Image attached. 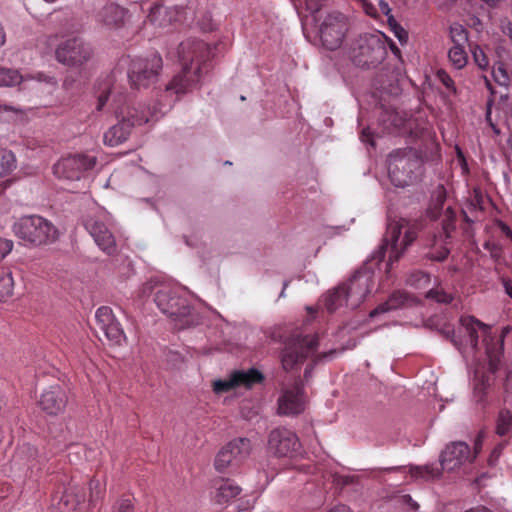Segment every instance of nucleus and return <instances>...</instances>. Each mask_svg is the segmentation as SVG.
Masks as SVG:
<instances>
[{
  "label": "nucleus",
  "mask_w": 512,
  "mask_h": 512,
  "mask_svg": "<svg viewBox=\"0 0 512 512\" xmlns=\"http://www.w3.org/2000/svg\"><path fill=\"white\" fill-rule=\"evenodd\" d=\"M95 319L98 329L113 344L119 345L125 338L124 331L110 307H99L96 311Z\"/></svg>",
  "instance_id": "nucleus-20"
},
{
  "label": "nucleus",
  "mask_w": 512,
  "mask_h": 512,
  "mask_svg": "<svg viewBox=\"0 0 512 512\" xmlns=\"http://www.w3.org/2000/svg\"><path fill=\"white\" fill-rule=\"evenodd\" d=\"M11 184V180H6L2 183H0V195L5 192V190L9 187Z\"/></svg>",
  "instance_id": "nucleus-59"
},
{
  "label": "nucleus",
  "mask_w": 512,
  "mask_h": 512,
  "mask_svg": "<svg viewBox=\"0 0 512 512\" xmlns=\"http://www.w3.org/2000/svg\"><path fill=\"white\" fill-rule=\"evenodd\" d=\"M491 375L490 373H479V372H476V375H475V387H474V390H475V393L476 394H485L486 390L490 387L491 385ZM480 398H482V396H480Z\"/></svg>",
  "instance_id": "nucleus-39"
},
{
  "label": "nucleus",
  "mask_w": 512,
  "mask_h": 512,
  "mask_svg": "<svg viewBox=\"0 0 512 512\" xmlns=\"http://www.w3.org/2000/svg\"><path fill=\"white\" fill-rule=\"evenodd\" d=\"M1 112H14V113H21V109L20 108H17V107H14V106H10V105H0V113Z\"/></svg>",
  "instance_id": "nucleus-57"
},
{
  "label": "nucleus",
  "mask_w": 512,
  "mask_h": 512,
  "mask_svg": "<svg viewBox=\"0 0 512 512\" xmlns=\"http://www.w3.org/2000/svg\"><path fill=\"white\" fill-rule=\"evenodd\" d=\"M388 23L393 32L394 36L399 40V42L403 45L408 42V32L396 22L393 16L388 18Z\"/></svg>",
  "instance_id": "nucleus-42"
},
{
  "label": "nucleus",
  "mask_w": 512,
  "mask_h": 512,
  "mask_svg": "<svg viewBox=\"0 0 512 512\" xmlns=\"http://www.w3.org/2000/svg\"><path fill=\"white\" fill-rule=\"evenodd\" d=\"M251 442L248 438H237L222 447L214 460L219 473L237 468L250 454Z\"/></svg>",
  "instance_id": "nucleus-13"
},
{
  "label": "nucleus",
  "mask_w": 512,
  "mask_h": 512,
  "mask_svg": "<svg viewBox=\"0 0 512 512\" xmlns=\"http://www.w3.org/2000/svg\"><path fill=\"white\" fill-rule=\"evenodd\" d=\"M91 46L79 37L62 42L56 49V59L69 66H79L92 56Z\"/></svg>",
  "instance_id": "nucleus-15"
},
{
  "label": "nucleus",
  "mask_w": 512,
  "mask_h": 512,
  "mask_svg": "<svg viewBox=\"0 0 512 512\" xmlns=\"http://www.w3.org/2000/svg\"><path fill=\"white\" fill-rule=\"evenodd\" d=\"M264 381V375L255 368L247 371H234L228 379L217 380L213 383V390L217 394L228 392L237 387L252 388L255 384Z\"/></svg>",
  "instance_id": "nucleus-17"
},
{
  "label": "nucleus",
  "mask_w": 512,
  "mask_h": 512,
  "mask_svg": "<svg viewBox=\"0 0 512 512\" xmlns=\"http://www.w3.org/2000/svg\"><path fill=\"white\" fill-rule=\"evenodd\" d=\"M371 276L366 272H356L347 283L341 284L345 297L352 308L358 307L371 291Z\"/></svg>",
  "instance_id": "nucleus-18"
},
{
  "label": "nucleus",
  "mask_w": 512,
  "mask_h": 512,
  "mask_svg": "<svg viewBox=\"0 0 512 512\" xmlns=\"http://www.w3.org/2000/svg\"><path fill=\"white\" fill-rule=\"evenodd\" d=\"M492 75L496 83L508 87L512 81V72L509 73L504 63H497L492 70Z\"/></svg>",
  "instance_id": "nucleus-37"
},
{
  "label": "nucleus",
  "mask_w": 512,
  "mask_h": 512,
  "mask_svg": "<svg viewBox=\"0 0 512 512\" xmlns=\"http://www.w3.org/2000/svg\"><path fill=\"white\" fill-rule=\"evenodd\" d=\"M507 445V442H502L498 444L491 452L489 456V464L494 465L496 461L499 459L504 447Z\"/></svg>",
  "instance_id": "nucleus-50"
},
{
  "label": "nucleus",
  "mask_w": 512,
  "mask_h": 512,
  "mask_svg": "<svg viewBox=\"0 0 512 512\" xmlns=\"http://www.w3.org/2000/svg\"><path fill=\"white\" fill-rule=\"evenodd\" d=\"M416 161L407 157L391 155L388 161V174L391 182L397 187H405L413 178L412 166Z\"/></svg>",
  "instance_id": "nucleus-21"
},
{
  "label": "nucleus",
  "mask_w": 512,
  "mask_h": 512,
  "mask_svg": "<svg viewBox=\"0 0 512 512\" xmlns=\"http://www.w3.org/2000/svg\"><path fill=\"white\" fill-rule=\"evenodd\" d=\"M502 31L503 33L509 37L511 43H512V22H507L502 25Z\"/></svg>",
  "instance_id": "nucleus-56"
},
{
  "label": "nucleus",
  "mask_w": 512,
  "mask_h": 512,
  "mask_svg": "<svg viewBox=\"0 0 512 512\" xmlns=\"http://www.w3.org/2000/svg\"><path fill=\"white\" fill-rule=\"evenodd\" d=\"M13 241L0 238V260L4 259L13 249Z\"/></svg>",
  "instance_id": "nucleus-48"
},
{
  "label": "nucleus",
  "mask_w": 512,
  "mask_h": 512,
  "mask_svg": "<svg viewBox=\"0 0 512 512\" xmlns=\"http://www.w3.org/2000/svg\"><path fill=\"white\" fill-rule=\"evenodd\" d=\"M428 299L435 300L438 303L449 304L453 300V296L441 288L431 289L427 292Z\"/></svg>",
  "instance_id": "nucleus-41"
},
{
  "label": "nucleus",
  "mask_w": 512,
  "mask_h": 512,
  "mask_svg": "<svg viewBox=\"0 0 512 512\" xmlns=\"http://www.w3.org/2000/svg\"><path fill=\"white\" fill-rule=\"evenodd\" d=\"M481 448V441L476 440L475 454L472 455L469 446L462 441L447 445L440 456L439 468L437 465L410 466L409 473L415 479L434 480L441 476L442 470L452 471L466 462H472Z\"/></svg>",
  "instance_id": "nucleus-6"
},
{
  "label": "nucleus",
  "mask_w": 512,
  "mask_h": 512,
  "mask_svg": "<svg viewBox=\"0 0 512 512\" xmlns=\"http://www.w3.org/2000/svg\"><path fill=\"white\" fill-rule=\"evenodd\" d=\"M68 404V396L65 389L56 384L51 385L40 395L38 405L49 416H58L64 413Z\"/></svg>",
  "instance_id": "nucleus-19"
},
{
  "label": "nucleus",
  "mask_w": 512,
  "mask_h": 512,
  "mask_svg": "<svg viewBox=\"0 0 512 512\" xmlns=\"http://www.w3.org/2000/svg\"><path fill=\"white\" fill-rule=\"evenodd\" d=\"M438 80L445 86V88L452 94H456L457 90L455 83L450 75L443 69L437 71L436 74Z\"/></svg>",
  "instance_id": "nucleus-44"
},
{
  "label": "nucleus",
  "mask_w": 512,
  "mask_h": 512,
  "mask_svg": "<svg viewBox=\"0 0 512 512\" xmlns=\"http://www.w3.org/2000/svg\"><path fill=\"white\" fill-rule=\"evenodd\" d=\"M448 58L456 69L464 68L468 61L466 47L452 46L449 49Z\"/></svg>",
  "instance_id": "nucleus-31"
},
{
  "label": "nucleus",
  "mask_w": 512,
  "mask_h": 512,
  "mask_svg": "<svg viewBox=\"0 0 512 512\" xmlns=\"http://www.w3.org/2000/svg\"><path fill=\"white\" fill-rule=\"evenodd\" d=\"M300 4H305L306 10L314 14L319 12L324 0H297Z\"/></svg>",
  "instance_id": "nucleus-47"
},
{
  "label": "nucleus",
  "mask_w": 512,
  "mask_h": 512,
  "mask_svg": "<svg viewBox=\"0 0 512 512\" xmlns=\"http://www.w3.org/2000/svg\"><path fill=\"white\" fill-rule=\"evenodd\" d=\"M112 512H135L134 498L132 496H123L112 506Z\"/></svg>",
  "instance_id": "nucleus-40"
},
{
  "label": "nucleus",
  "mask_w": 512,
  "mask_h": 512,
  "mask_svg": "<svg viewBox=\"0 0 512 512\" xmlns=\"http://www.w3.org/2000/svg\"><path fill=\"white\" fill-rule=\"evenodd\" d=\"M240 492L241 488L238 485L227 480L217 488L215 500L218 504H224L235 498Z\"/></svg>",
  "instance_id": "nucleus-29"
},
{
  "label": "nucleus",
  "mask_w": 512,
  "mask_h": 512,
  "mask_svg": "<svg viewBox=\"0 0 512 512\" xmlns=\"http://www.w3.org/2000/svg\"><path fill=\"white\" fill-rule=\"evenodd\" d=\"M512 431V413L507 409L499 412L496 425V433L505 436Z\"/></svg>",
  "instance_id": "nucleus-36"
},
{
  "label": "nucleus",
  "mask_w": 512,
  "mask_h": 512,
  "mask_svg": "<svg viewBox=\"0 0 512 512\" xmlns=\"http://www.w3.org/2000/svg\"><path fill=\"white\" fill-rule=\"evenodd\" d=\"M389 45L391 51L393 52V54L397 57V58H400L401 56V51L400 49L398 48V46L392 41V40H389L387 37H386V45Z\"/></svg>",
  "instance_id": "nucleus-55"
},
{
  "label": "nucleus",
  "mask_w": 512,
  "mask_h": 512,
  "mask_svg": "<svg viewBox=\"0 0 512 512\" xmlns=\"http://www.w3.org/2000/svg\"><path fill=\"white\" fill-rule=\"evenodd\" d=\"M472 55L475 63L479 68L485 69L489 65L488 57L480 47L475 46L472 49Z\"/></svg>",
  "instance_id": "nucleus-45"
},
{
  "label": "nucleus",
  "mask_w": 512,
  "mask_h": 512,
  "mask_svg": "<svg viewBox=\"0 0 512 512\" xmlns=\"http://www.w3.org/2000/svg\"><path fill=\"white\" fill-rule=\"evenodd\" d=\"M12 230L16 237L35 247L51 244L59 237L55 225L39 215L21 217Z\"/></svg>",
  "instance_id": "nucleus-9"
},
{
  "label": "nucleus",
  "mask_w": 512,
  "mask_h": 512,
  "mask_svg": "<svg viewBox=\"0 0 512 512\" xmlns=\"http://www.w3.org/2000/svg\"><path fill=\"white\" fill-rule=\"evenodd\" d=\"M14 281L10 271L0 268V301L10 297L13 292Z\"/></svg>",
  "instance_id": "nucleus-32"
},
{
  "label": "nucleus",
  "mask_w": 512,
  "mask_h": 512,
  "mask_svg": "<svg viewBox=\"0 0 512 512\" xmlns=\"http://www.w3.org/2000/svg\"><path fill=\"white\" fill-rule=\"evenodd\" d=\"M23 77L18 70L0 67V86H15L22 82Z\"/></svg>",
  "instance_id": "nucleus-34"
},
{
  "label": "nucleus",
  "mask_w": 512,
  "mask_h": 512,
  "mask_svg": "<svg viewBox=\"0 0 512 512\" xmlns=\"http://www.w3.org/2000/svg\"><path fill=\"white\" fill-rule=\"evenodd\" d=\"M179 293V288L169 283H147L143 287V295L153 294V300L159 310L177 321L178 329H183L193 324L194 321L188 300L181 297Z\"/></svg>",
  "instance_id": "nucleus-3"
},
{
  "label": "nucleus",
  "mask_w": 512,
  "mask_h": 512,
  "mask_svg": "<svg viewBox=\"0 0 512 512\" xmlns=\"http://www.w3.org/2000/svg\"><path fill=\"white\" fill-rule=\"evenodd\" d=\"M424 227L420 219L401 218L399 221L389 223L383 244L380 247V259L389 251V265L397 262L404 251L417 238L418 232Z\"/></svg>",
  "instance_id": "nucleus-8"
},
{
  "label": "nucleus",
  "mask_w": 512,
  "mask_h": 512,
  "mask_svg": "<svg viewBox=\"0 0 512 512\" xmlns=\"http://www.w3.org/2000/svg\"><path fill=\"white\" fill-rule=\"evenodd\" d=\"M386 55V36L382 33L360 36L351 49L353 63L362 68L376 67Z\"/></svg>",
  "instance_id": "nucleus-10"
},
{
  "label": "nucleus",
  "mask_w": 512,
  "mask_h": 512,
  "mask_svg": "<svg viewBox=\"0 0 512 512\" xmlns=\"http://www.w3.org/2000/svg\"><path fill=\"white\" fill-rule=\"evenodd\" d=\"M465 512H492V511L485 506L479 505V506L470 508V509L466 510Z\"/></svg>",
  "instance_id": "nucleus-58"
},
{
  "label": "nucleus",
  "mask_w": 512,
  "mask_h": 512,
  "mask_svg": "<svg viewBox=\"0 0 512 512\" xmlns=\"http://www.w3.org/2000/svg\"><path fill=\"white\" fill-rule=\"evenodd\" d=\"M349 29L347 17L340 12H330L319 25L320 39L325 48L336 50L341 47Z\"/></svg>",
  "instance_id": "nucleus-12"
},
{
  "label": "nucleus",
  "mask_w": 512,
  "mask_h": 512,
  "mask_svg": "<svg viewBox=\"0 0 512 512\" xmlns=\"http://www.w3.org/2000/svg\"><path fill=\"white\" fill-rule=\"evenodd\" d=\"M408 282L411 285L420 287V286L426 285L430 282V276L424 272H416L410 276Z\"/></svg>",
  "instance_id": "nucleus-46"
},
{
  "label": "nucleus",
  "mask_w": 512,
  "mask_h": 512,
  "mask_svg": "<svg viewBox=\"0 0 512 512\" xmlns=\"http://www.w3.org/2000/svg\"><path fill=\"white\" fill-rule=\"evenodd\" d=\"M90 502H95L103 498L105 486L97 479H91L89 482Z\"/></svg>",
  "instance_id": "nucleus-43"
},
{
  "label": "nucleus",
  "mask_w": 512,
  "mask_h": 512,
  "mask_svg": "<svg viewBox=\"0 0 512 512\" xmlns=\"http://www.w3.org/2000/svg\"><path fill=\"white\" fill-rule=\"evenodd\" d=\"M108 106L118 120V123L109 128L103 136V142L110 147H116L125 142L134 126L149 123L157 119L154 109L135 107L127 103L126 96L116 90V87L103 91L97 99L96 111L101 112Z\"/></svg>",
  "instance_id": "nucleus-1"
},
{
  "label": "nucleus",
  "mask_w": 512,
  "mask_h": 512,
  "mask_svg": "<svg viewBox=\"0 0 512 512\" xmlns=\"http://www.w3.org/2000/svg\"><path fill=\"white\" fill-rule=\"evenodd\" d=\"M484 79H485V85L491 94L490 98L487 100V103H486L485 119H486V122L488 123V125L493 130L494 134L499 135L501 133V131L498 128V126L492 121V118H491V109H492V105L494 104L495 90H494L491 82L486 77Z\"/></svg>",
  "instance_id": "nucleus-38"
},
{
  "label": "nucleus",
  "mask_w": 512,
  "mask_h": 512,
  "mask_svg": "<svg viewBox=\"0 0 512 512\" xmlns=\"http://www.w3.org/2000/svg\"><path fill=\"white\" fill-rule=\"evenodd\" d=\"M162 64V58L158 53H152L147 58L132 60L128 72L131 86L140 89L154 84L158 79Z\"/></svg>",
  "instance_id": "nucleus-11"
},
{
  "label": "nucleus",
  "mask_w": 512,
  "mask_h": 512,
  "mask_svg": "<svg viewBox=\"0 0 512 512\" xmlns=\"http://www.w3.org/2000/svg\"><path fill=\"white\" fill-rule=\"evenodd\" d=\"M453 46L466 47L468 44V31L460 24L454 23L449 29Z\"/></svg>",
  "instance_id": "nucleus-33"
},
{
  "label": "nucleus",
  "mask_w": 512,
  "mask_h": 512,
  "mask_svg": "<svg viewBox=\"0 0 512 512\" xmlns=\"http://www.w3.org/2000/svg\"><path fill=\"white\" fill-rule=\"evenodd\" d=\"M402 469V467H392V468H387L386 471H400Z\"/></svg>",
  "instance_id": "nucleus-60"
},
{
  "label": "nucleus",
  "mask_w": 512,
  "mask_h": 512,
  "mask_svg": "<svg viewBox=\"0 0 512 512\" xmlns=\"http://www.w3.org/2000/svg\"><path fill=\"white\" fill-rule=\"evenodd\" d=\"M360 138L363 142H367V143H370L372 146H374V141L372 139V133L370 131V128H364L362 131H361V135H360Z\"/></svg>",
  "instance_id": "nucleus-53"
},
{
  "label": "nucleus",
  "mask_w": 512,
  "mask_h": 512,
  "mask_svg": "<svg viewBox=\"0 0 512 512\" xmlns=\"http://www.w3.org/2000/svg\"><path fill=\"white\" fill-rule=\"evenodd\" d=\"M85 501V489L77 485H72L64 491L59 499L58 509L60 512H76Z\"/></svg>",
  "instance_id": "nucleus-24"
},
{
  "label": "nucleus",
  "mask_w": 512,
  "mask_h": 512,
  "mask_svg": "<svg viewBox=\"0 0 512 512\" xmlns=\"http://www.w3.org/2000/svg\"><path fill=\"white\" fill-rule=\"evenodd\" d=\"M401 502L404 504H407L412 510L416 511L419 508V505L417 502H415L412 497L408 494L402 495L400 497Z\"/></svg>",
  "instance_id": "nucleus-52"
},
{
  "label": "nucleus",
  "mask_w": 512,
  "mask_h": 512,
  "mask_svg": "<svg viewBox=\"0 0 512 512\" xmlns=\"http://www.w3.org/2000/svg\"><path fill=\"white\" fill-rule=\"evenodd\" d=\"M97 158L93 155L76 154L59 160L53 167L54 174L59 179L79 180L83 172L91 170L96 165Z\"/></svg>",
  "instance_id": "nucleus-14"
},
{
  "label": "nucleus",
  "mask_w": 512,
  "mask_h": 512,
  "mask_svg": "<svg viewBox=\"0 0 512 512\" xmlns=\"http://www.w3.org/2000/svg\"><path fill=\"white\" fill-rule=\"evenodd\" d=\"M345 304L349 305L340 285L330 291L325 297V307L329 313H333Z\"/></svg>",
  "instance_id": "nucleus-30"
},
{
  "label": "nucleus",
  "mask_w": 512,
  "mask_h": 512,
  "mask_svg": "<svg viewBox=\"0 0 512 512\" xmlns=\"http://www.w3.org/2000/svg\"><path fill=\"white\" fill-rule=\"evenodd\" d=\"M278 410L284 415H296L304 410L303 391L299 383L284 390L278 401Z\"/></svg>",
  "instance_id": "nucleus-23"
},
{
  "label": "nucleus",
  "mask_w": 512,
  "mask_h": 512,
  "mask_svg": "<svg viewBox=\"0 0 512 512\" xmlns=\"http://www.w3.org/2000/svg\"><path fill=\"white\" fill-rule=\"evenodd\" d=\"M14 460L16 462L24 460L27 469L33 472L34 470L39 471L42 469L46 458L39 455L36 447L30 444H23L17 449Z\"/></svg>",
  "instance_id": "nucleus-27"
},
{
  "label": "nucleus",
  "mask_w": 512,
  "mask_h": 512,
  "mask_svg": "<svg viewBox=\"0 0 512 512\" xmlns=\"http://www.w3.org/2000/svg\"><path fill=\"white\" fill-rule=\"evenodd\" d=\"M126 14V9L117 4L110 3L97 13V20L108 27L119 28L124 24Z\"/></svg>",
  "instance_id": "nucleus-25"
},
{
  "label": "nucleus",
  "mask_w": 512,
  "mask_h": 512,
  "mask_svg": "<svg viewBox=\"0 0 512 512\" xmlns=\"http://www.w3.org/2000/svg\"><path fill=\"white\" fill-rule=\"evenodd\" d=\"M287 286H288V282H285V283H284L283 290H282V291H281V293H280V297H283V296H284V291H285V289H286V287H287Z\"/></svg>",
  "instance_id": "nucleus-61"
},
{
  "label": "nucleus",
  "mask_w": 512,
  "mask_h": 512,
  "mask_svg": "<svg viewBox=\"0 0 512 512\" xmlns=\"http://www.w3.org/2000/svg\"><path fill=\"white\" fill-rule=\"evenodd\" d=\"M4 487H5L6 491H8L10 489L9 485H5Z\"/></svg>",
  "instance_id": "nucleus-64"
},
{
  "label": "nucleus",
  "mask_w": 512,
  "mask_h": 512,
  "mask_svg": "<svg viewBox=\"0 0 512 512\" xmlns=\"http://www.w3.org/2000/svg\"><path fill=\"white\" fill-rule=\"evenodd\" d=\"M461 327L469 338V343L474 350H480L479 338H482V346L489 359V371L494 373L503 354L504 338L508 335L510 326L503 327L499 336L492 335L490 326L481 322L474 316H462Z\"/></svg>",
  "instance_id": "nucleus-4"
},
{
  "label": "nucleus",
  "mask_w": 512,
  "mask_h": 512,
  "mask_svg": "<svg viewBox=\"0 0 512 512\" xmlns=\"http://www.w3.org/2000/svg\"><path fill=\"white\" fill-rule=\"evenodd\" d=\"M179 61L182 70L167 85V91L184 94L197 86L203 69H207L212 50L202 40L187 39L178 47Z\"/></svg>",
  "instance_id": "nucleus-2"
},
{
  "label": "nucleus",
  "mask_w": 512,
  "mask_h": 512,
  "mask_svg": "<svg viewBox=\"0 0 512 512\" xmlns=\"http://www.w3.org/2000/svg\"><path fill=\"white\" fill-rule=\"evenodd\" d=\"M445 197L439 195L435 203L429 207L427 214L432 220L441 219V229L433 233L426 243V258L432 261L442 262L450 254L452 234L456 228V215L451 207H447L442 213Z\"/></svg>",
  "instance_id": "nucleus-5"
},
{
  "label": "nucleus",
  "mask_w": 512,
  "mask_h": 512,
  "mask_svg": "<svg viewBox=\"0 0 512 512\" xmlns=\"http://www.w3.org/2000/svg\"><path fill=\"white\" fill-rule=\"evenodd\" d=\"M16 164L17 161L14 153L9 150H2L0 158V178L9 175L16 169Z\"/></svg>",
  "instance_id": "nucleus-35"
},
{
  "label": "nucleus",
  "mask_w": 512,
  "mask_h": 512,
  "mask_svg": "<svg viewBox=\"0 0 512 512\" xmlns=\"http://www.w3.org/2000/svg\"><path fill=\"white\" fill-rule=\"evenodd\" d=\"M173 11L163 5H155L151 8L145 24L158 28H166L172 23Z\"/></svg>",
  "instance_id": "nucleus-28"
},
{
  "label": "nucleus",
  "mask_w": 512,
  "mask_h": 512,
  "mask_svg": "<svg viewBox=\"0 0 512 512\" xmlns=\"http://www.w3.org/2000/svg\"><path fill=\"white\" fill-rule=\"evenodd\" d=\"M495 226L512 242V229L504 221L497 219L495 221Z\"/></svg>",
  "instance_id": "nucleus-51"
},
{
  "label": "nucleus",
  "mask_w": 512,
  "mask_h": 512,
  "mask_svg": "<svg viewBox=\"0 0 512 512\" xmlns=\"http://www.w3.org/2000/svg\"><path fill=\"white\" fill-rule=\"evenodd\" d=\"M298 436L285 427L273 429L268 437V450L277 457H293L300 450Z\"/></svg>",
  "instance_id": "nucleus-16"
},
{
  "label": "nucleus",
  "mask_w": 512,
  "mask_h": 512,
  "mask_svg": "<svg viewBox=\"0 0 512 512\" xmlns=\"http://www.w3.org/2000/svg\"><path fill=\"white\" fill-rule=\"evenodd\" d=\"M308 376H310V373H309V369L306 368L305 372H304V378H307Z\"/></svg>",
  "instance_id": "nucleus-62"
},
{
  "label": "nucleus",
  "mask_w": 512,
  "mask_h": 512,
  "mask_svg": "<svg viewBox=\"0 0 512 512\" xmlns=\"http://www.w3.org/2000/svg\"><path fill=\"white\" fill-rule=\"evenodd\" d=\"M273 339L283 342L281 351V364L285 371L299 367L308 357L312 356L318 348V336L303 335L298 329L287 332H274Z\"/></svg>",
  "instance_id": "nucleus-7"
},
{
  "label": "nucleus",
  "mask_w": 512,
  "mask_h": 512,
  "mask_svg": "<svg viewBox=\"0 0 512 512\" xmlns=\"http://www.w3.org/2000/svg\"><path fill=\"white\" fill-rule=\"evenodd\" d=\"M308 376H310V373H309V369L306 368L305 372H304V378H307Z\"/></svg>",
  "instance_id": "nucleus-63"
},
{
  "label": "nucleus",
  "mask_w": 512,
  "mask_h": 512,
  "mask_svg": "<svg viewBox=\"0 0 512 512\" xmlns=\"http://www.w3.org/2000/svg\"><path fill=\"white\" fill-rule=\"evenodd\" d=\"M85 227L103 252L108 255H112L116 252L114 235L105 223L91 218L85 222Z\"/></svg>",
  "instance_id": "nucleus-22"
},
{
  "label": "nucleus",
  "mask_w": 512,
  "mask_h": 512,
  "mask_svg": "<svg viewBox=\"0 0 512 512\" xmlns=\"http://www.w3.org/2000/svg\"><path fill=\"white\" fill-rule=\"evenodd\" d=\"M412 301L413 298L409 293L404 290H396L385 302L379 304L375 309H373L369 316L373 318L379 314L402 308Z\"/></svg>",
  "instance_id": "nucleus-26"
},
{
  "label": "nucleus",
  "mask_w": 512,
  "mask_h": 512,
  "mask_svg": "<svg viewBox=\"0 0 512 512\" xmlns=\"http://www.w3.org/2000/svg\"><path fill=\"white\" fill-rule=\"evenodd\" d=\"M377 9L378 16L374 17L375 19H379L381 16H391V8L386 0H378V6H374Z\"/></svg>",
  "instance_id": "nucleus-49"
},
{
  "label": "nucleus",
  "mask_w": 512,
  "mask_h": 512,
  "mask_svg": "<svg viewBox=\"0 0 512 512\" xmlns=\"http://www.w3.org/2000/svg\"><path fill=\"white\" fill-rule=\"evenodd\" d=\"M501 283L504 287L506 294L512 299V281L509 278L502 277Z\"/></svg>",
  "instance_id": "nucleus-54"
}]
</instances>
